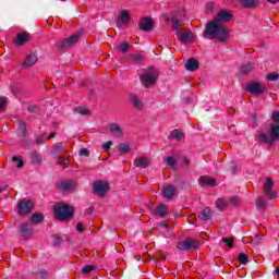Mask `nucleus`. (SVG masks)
Here are the masks:
<instances>
[{"label": "nucleus", "mask_w": 279, "mask_h": 279, "mask_svg": "<svg viewBox=\"0 0 279 279\" xmlns=\"http://www.w3.org/2000/svg\"><path fill=\"white\" fill-rule=\"evenodd\" d=\"M12 160L13 162H16L15 167H17V169H22V167L25 166V162L23 161V157L21 156H14Z\"/></svg>", "instance_id": "obj_38"}, {"label": "nucleus", "mask_w": 279, "mask_h": 279, "mask_svg": "<svg viewBox=\"0 0 279 279\" xmlns=\"http://www.w3.org/2000/svg\"><path fill=\"white\" fill-rule=\"evenodd\" d=\"M207 8L208 10H213V8H215V4L213 2H208Z\"/></svg>", "instance_id": "obj_63"}, {"label": "nucleus", "mask_w": 279, "mask_h": 279, "mask_svg": "<svg viewBox=\"0 0 279 279\" xmlns=\"http://www.w3.org/2000/svg\"><path fill=\"white\" fill-rule=\"evenodd\" d=\"M177 38L181 43H193L195 36L191 32H180V31H178Z\"/></svg>", "instance_id": "obj_16"}, {"label": "nucleus", "mask_w": 279, "mask_h": 279, "mask_svg": "<svg viewBox=\"0 0 279 279\" xmlns=\"http://www.w3.org/2000/svg\"><path fill=\"white\" fill-rule=\"evenodd\" d=\"M66 151L69 150L66 149V146H64V144L62 143H57L52 146V154L54 156H64Z\"/></svg>", "instance_id": "obj_19"}, {"label": "nucleus", "mask_w": 279, "mask_h": 279, "mask_svg": "<svg viewBox=\"0 0 279 279\" xmlns=\"http://www.w3.org/2000/svg\"><path fill=\"white\" fill-rule=\"evenodd\" d=\"M5 106H8V98H5V97L0 98V110H3V108H5Z\"/></svg>", "instance_id": "obj_51"}, {"label": "nucleus", "mask_w": 279, "mask_h": 279, "mask_svg": "<svg viewBox=\"0 0 279 279\" xmlns=\"http://www.w3.org/2000/svg\"><path fill=\"white\" fill-rule=\"evenodd\" d=\"M75 208L73 206L59 203L54 206V217L58 221H69L73 218Z\"/></svg>", "instance_id": "obj_3"}, {"label": "nucleus", "mask_w": 279, "mask_h": 279, "mask_svg": "<svg viewBox=\"0 0 279 279\" xmlns=\"http://www.w3.org/2000/svg\"><path fill=\"white\" fill-rule=\"evenodd\" d=\"M198 217L202 221H210L213 219V210L209 207H205Z\"/></svg>", "instance_id": "obj_24"}, {"label": "nucleus", "mask_w": 279, "mask_h": 279, "mask_svg": "<svg viewBox=\"0 0 279 279\" xmlns=\"http://www.w3.org/2000/svg\"><path fill=\"white\" fill-rule=\"evenodd\" d=\"M165 161L167 162L168 167L171 169H175V157L169 156L165 158Z\"/></svg>", "instance_id": "obj_41"}, {"label": "nucleus", "mask_w": 279, "mask_h": 279, "mask_svg": "<svg viewBox=\"0 0 279 279\" xmlns=\"http://www.w3.org/2000/svg\"><path fill=\"white\" fill-rule=\"evenodd\" d=\"M171 23H172V29H174V32H177V34H178V32H180V20H178V17H175V16H172V19H171Z\"/></svg>", "instance_id": "obj_40"}, {"label": "nucleus", "mask_w": 279, "mask_h": 279, "mask_svg": "<svg viewBox=\"0 0 279 279\" xmlns=\"http://www.w3.org/2000/svg\"><path fill=\"white\" fill-rule=\"evenodd\" d=\"M138 27L141 32H151L154 29V19L149 16L143 17L138 23Z\"/></svg>", "instance_id": "obj_11"}, {"label": "nucleus", "mask_w": 279, "mask_h": 279, "mask_svg": "<svg viewBox=\"0 0 279 279\" xmlns=\"http://www.w3.org/2000/svg\"><path fill=\"white\" fill-rule=\"evenodd\" d=\"M268 3H272V4H276V3H279V0H267Z\"/></svg>", "instance_id": "obj_64"}, {"label": "nucleus", "mask_w": 279, "mask_h": 279, "mask_svg": "<svg viewBox=\"0 0 279 279\" xmlns=\"http://www.w3.org/2000/svg\"><path fill=\"white\" fill-rule=\"evenodd\" d=\"M93 190L95 195L106 197V193L110 191V183L97 180L93 183Z\"/></svg>", "instance_id": "obj_5"}, {"label": "nucleus", "mask_w": 279, "mask_h": 279, "mask_svg": "<svg viewBox=\"0 0 279 279\" xmlns=\"http://www.w3.org/2000/svg\"><path fill=\"white\" fill-rule=\"evenodd\" d=\"M34 210V202L31 199H22L17 203V215L21 217H25V215H29Z\"/></svg>", "instance_id": "obj_6"}, {"label": "nucleus", "mask_w": 279, "mask_h": 279, "mask_svg": "<svg viewBox=\"0 0 279 279\" xmlns=\"http://www.w3.org/2000/svg\"><path fill=\"white\" fill-rule=\"evenodd\" d=\"M57 165H63V167L69 166V162L65 160L64 155L57 156Z\"/></svg>", "instance_id": "obj_46"}, {"label": "nucleus", "mask_w": 279, "mask_h": 279, "mask_svg": "<svg viewBox=\"0 0 279 279\" xmlns=\"http://www.w3.org/2000/svg\"><path fill=\"white\" fill-rule=\"evenodd\" d=\"M159 226H161V228H166V230H169V228H171V226H169L166 221L159 222Z\"/></svg>", "instance_id": "obj_58"}, {"label": "nucleus", "mask_w": 279, "mask_h": 279, "mask_svg": "<svg viewBox=\"0 0 279 279\" xmlns=\"http://www.w3.org/2000/svg\"><path fill=\"white\" fill-rule=\"evenodd\" d=\"M264 193L268 197V199H276L278 196V193L274 191V180L271 178H268L264 184Z\"/></svg>", "instance_id": "obj_10"}, {"label": "nucleus", "mask_w": 279, "mask_h": 279, "mask_svg": "<svg viewBox=\"0 0 279 279\" xmlns=\"http://www.w3.org/2000/svg\"><path fill=\"white\" fill-rule=\"evenodd\" d=\"M54 239H57V242H54V245H60V242L62 239H60L58 235H54Z\"/></svg>", "instance_id": "obj_61"}, {"label": "nucleus", "mask_w": 279, "mask_h": 279, "mask_svg": "<svg viewBox=\"0 0 279 279\" xmlns=\"http://www.w3.org/2000/svg\"><path fill=\"white\" fill-rule=\"evenodd\" d=\"M130 145H128V144H120L119 145V151H120V154H130Z\"/></svg>", "instance_id": "obj_43"}, {"label": "nucleus", "mask_w": 279, "mask_h": 279, "mask_svg": "<svg viewBox=\"0 0 279 279\" xmlns=\"http://www.w3.org/2000/svg\"><path fill=\"white\" fill-rule=\"evenodd\" d=\"M162 17L166 23H171V16H169V14L165 13Z\"/></svg>", "instance_id": "obj_57"}, {"label": "nucleus", "mask_w": 279, "mask_h": 279, "mask_svg": "<svg viewBox=\"0 0 279 279\" xmlns=\"http://www.w3.org/2000/svg\"><path fill=\"white\" fill-rule=\"evenodd\" d=\"M238 260L241 263V265H247L250 256L245 253H241L238 255Z\"/></svg>", "instance_id": "obj_37"}, {"label": "nucleus", "mask_w": 279, "mask_h": 279, "mask_svg": "<svg viewBox=\"0 0 279 279\" xmlns=\"http://www.w3.org/2000/svg\"><path fill=\"white\" fill-rule=\"evenodd\" d=\"M112 147V142H107L106 144L102 145V149L105 151H108Z\"/></svg>", "instance_id": "obj_54"}, {"label": "nucleus", "mask_w": 279, "mask_h": 279, "mask_svg": "<svg viewBox=\"0 0 279 279\" xmlns=\"http://www.w3.org/2000/svg\"><path fill=\"white\" fill-rule=\"evenodd\" d=\"M247 90L252 93V95H263L265 93V86L258 82H253L247 85Z\"/></svg>", "instance_id": "obj_13"}, {"label": "nucleus", "mask_w": 279, "mask_h": 279, "mask_svg": "<svg viewBox=\"0 0 279 279\" xmlns=\"http://www.w3.org/2000/svg\"><path fill=\"white\" fill-rule=\"evenodd\" d=\"M197 241L193 238H186L177 244V250L189 252L190 250H197Z\"/></svg>", "instance_id": "obj_7"}, {"label": "nucleus", "mask_w": 279, "mask_h": 279, "mask_svg": "<svg viewBox=\"0 0 279 279\" xmlns=\"http://www.w3.org/2000/svg\"><path fill=\"white\" fill-rule=\"evenodd\" d=\"M74 111L77 112V114H82L83 117H90V109L86 107H76Z\"/></svg>", "instance_id": "obj_32"}, {"label": "nucleus", "mask_w": 279, "mask_h": 279, "mask_svg": "<svg viewBox=\"0 0 279 279\" xmlns=\"http://www.w3.org/2000/svg\"><path fill=\"white\" fill-rule=\"evenodd\" d=\"M257 210H264L267 208V201L263 196H259L256 201Z\"/></svg>", "instance_id": "obj_31"}, {"label": "nucleus", "mask_w": 279, "mask_h": 279, "mask_svg": "<svg viewBox=\"0 0 279 279\" xmlns=\"http://www.w3.org/2000/svg\"><path fill=\"white\" fill-rule=\"evenodd\" d=\"M189 165H191V159H189V157H183L182 158V166L183 167H189Z\"/></svg>", "instance_id": "obj_53"}, {"label": "nucleus", "mask_w": 279, "mask_h": 279, "mask_svg": "<svg viewBox=\"0 0 279 279\" xmlns=\"http://www.w3.org/2000/svg\"><path fill=\"white\" fill-rule=\"evenodd\" d=\"M57 189L63 193H71L74 189H77V183L71 180L59 181L57 183Z\"/></svg>", "instance_id": "obj_8"}, {"label": "nucleus", "mask_w": 279, "mask_h": 279, "mask_svg": "<svg viewBox=\"0 0 279 279\" xmlns=\"http://www.w3.org/2000/svg\"><path fill=\"white\" fill-rule=\"evenodd\" d=\"M110 132H112L113 136L116 138H121L123 136V130H121V126L117 123H112L109 125Z\"/></svg>", "instance_id": "obj_23"}, {"label": "nucleus", "mask_w": 279, "mask_h": 279, "mask_svg": "<svg viewBox=\"0 0 279 279\" xmlns=\"http://www.w3.org/2000/svg\"><path fill=\"white\" fill-rule=\"evenodd\" d=\"M38 62V57L36 53L32 52L28 56H26L23 66H26L27 69H31V66H34Z\"/></svg>", "instance_id": "obj_20"}, {"label": "nucleus", "mask_w": 279, "mask_h": 279, "mask_svg": "<svg viewBox=\"0 0 279 279\" xmlns=\"http://www.w3.org/2000/svg\"><path fill=\"white\" fill-rule=\"evenodd\" d=\"M185 69L186 71H197V69H199V61H197V59L195 58H191L187 60V62L185 63Z\"/></svg>", "instance_id": "obj_22"}, {"label": "nucleus", "mask_w": 279, "mask_h": 279, "mask_svg": "<svg viewBox=\"0 0 279 279\" xmlns=\"http://www.w3.org/2000/svg\"><path fill=\"white\" fill-rule=\"evenodd\" d=\"M279 78V74L278 73H270L267 75V80L268 82H276V80Z\"/></svg>", "instance_id": "obj_49"}, {"label": "nucleus", "mask_w": 279, "mask_h": 279, "mask_svg": "<svg viewBox=\"0 0 279 279\" xmlns=\"http://www.w3.org/2000/svg\"><path fill=\"white\" fill-rule=\"evenodd\" d=\"M162 194L166 199H173L178 195V187L174 185H167L162 189Z\"/></svg>", "instance_id": "obj_15"}, {"label": "nucleus", "mask_w": 279, "mask_h": 279, "mask_svg": "<svg viewBox=\"0 0 279 279\" xmlns=\"http://www.w3.org/2000/svg\"><path fill=\"white\" fill-rule=\"evenodd\" d=\"M50 138H56V132H52L48 135V141H50Z\"/></svg>", "instance_id": "obj_62"}, {"label": "nucleus", "mask_w": 279, "mask_h": 279, "mask_svg": "<svg viewBox=\"0 0 279 279\" xmlns=\"http://www.w3.org/2000/svg\"><path fill=\"white\" fill-rule=\"evenodd\" d=\"M134 167L137 169H147L151 165V159L149 157H137L133 161Z\"/></svg>", "instance_id": "obj_12"}, {"label": "nucleus", "mask_w": 279, "mask_h": 279, "mask_svg": "<svg viewBox=\"0 0 279 279\" xmlns=\"http://www.w3.org/2000/svg\"><path fill=\"white\" fill-rule=\"evenodd\" d=\"M90 271H95V265H87V266L83 267L81 270V274H83L84 276H88V274H90Z\"/></svg>", "instance_id": "obj_42"}, {"label": "nucleus", "mask_w": 279, "mask_h": 279, "mask_svg": "<svg viewBox=\"0 0 279 279\" xmlns=\"http://www.w3.org/2000/svg\"><path fill=\"white\" fill-rule=\"evenodd\" d=\"M271 120L274 121L275 125H279V111L272 112Z\"/></svg>", "instance_id": "obj_48"}, {"label": "nucleus", "mask_w": 279, "mask_h": 279, "mask_svg": "<svg viewBox=\"0 0 279 279\" xmlns=\"http://www.w3.org/2000/svg\"><path fill=\"white\" fill-rule=\"evenodd\" d=\"M76 231L80 233L84 232V225H82V222H78L76 225Z\"/></svg>", "instance_id": "obj_56"}, {"label": "nucleus", "mask_w": 279, "mask_h": 279, "mask_svg": "<svg viewBox=\"0 0 279 279\" xmlns=\"http://www.w3.org/2000/svg\"><path fill=\"white\" fill-rule=\"evenodd\" d=\"M155 217H160L161 219H165L167 215H169V207L165 204H160L156 207L154 211Z\"/></svg>", "instance_id": "obj_18"}, {"label": "nucleus", "mask_w": 279, "mask_h": 279, "mask_svg": "<svg viewBox=\"0 0 279 279\" xmlns=\"http://www.w3.org/2000/svg\"><path fill=\"white\" fill-rule=\"evenodd\" d=\"M17 128L21 132V136L25 138V136H27V123H25V120H17Z\"/></svg>", "instance_id": "obj_27"}, {"label": "nucleus", "mask_w": 279, "mask_h": 279, "mask_svg": "<svg viewBox=\"0 0 279 279\" xmlns=\"http://www.w3.org/2000/svg\"><path fill=\"white\" fill-rule=\"evenodd\" d=\"M222 243H226L230 250L234 247V239L232 238H222Z\"/></svg>", "instance_id": "obj_45"}, {"label": "nucleus", "mask_w": 279, "mask_h": 279, "mask_svg": "<svg viewBox=\"0 0 279 279\" xmlns=\"http://www.w3.org/2000/svg\"><path fill=\"white\" fill-rule=\"evenodd\" d=\"M258 141L260 143H265L266 145H269V147H274L276 145L277 141H279V125L278 124H270L268 134H265L263 131H258Z\"/></svg>", "instance_id": "obj_2"}, {"label": "nucleus", "mask_w": 279, "mask_h": 279, "mask_svg": "<svg viewBox=\"0 0 279 279\" xmlns=\"http://www.w3.org/2000/svg\"><path fill=\"white\" fill-rule=\"evenodd\" d=\"M230 169H231V173H236V163H232Z\"/></svg>", "instance_id": "obj_60"}, {"label": "nucleus", "mask_w": 279, "mask_h": 279, "mask_svg": "<svg viewBox=\"0 0 279 279\" xmlns=\"http://www.w3.org/2000/svg\"><path fill=\"white\" fill-rule=\"evenodd\" d=\"M43 221H45V216L43 214H33V216L31 217V223H43Z\"/></svg>", "instance_id": "obj_29"}, {"label": "nucleus", "mask_w": 279, "mask_h": 279, "mask_svg": "<svg viewBox=\"0 0 279 279\" xmlns=\"http://www.w3.org/2000/svg\"><path fill=\"white\" fill-rule=\"evenodd\" d=\"M36 145H43L46 143L45 135H40L35 140Z\"/></svg>", "instance_id": "obj_50"}, {"label": "nucleus", "mask_w": 279, "mask_h": 279, "mask_svg": "<svg viewBox=\"0 0 279 279\" xmlns=\"http://www.w3.org/2000/svg\"><path fill=\"white\" fill-rule=\"evenodd\" d=\"M230 204H232V206H236L239 204V197L236 196L231 197Z\"/></svg>", "instance_id": "obj_55"}, {"label": "nucleus", "mask_w": 279, "mask_h": 279, "mask_svg": "<svg viewBox=\"0 0 279 279\" xmlns=\"http://www.w3.org/2000/svg\"><path fill=\"white\" fill-rule=\"evenodd\" d=\"M35 278L37 279H46L49 277V272L45 269H39L34 272Z\"/></svg>", "instance_id": "obj_35"}, {"label": "nucleus", "mask_w": 279, "mask_h": 279, "mask_svg": "<svg viewBox=\"0 0 279 279\" xmlns=\"http://www.w3.org/2000/svg\"><path fill=\"white\" fill-rule=\"evenodd\" d=\"M31 160L34 165H40V162H43V157L38 153L33 151L31 153Z\"/></svg>", "instance_id": "obj_34"}, {"label": "nucleus", "mask_w": 279, "mask_h": 279, "mask_svg": "<svg viewBox=\"0 0 279 279\" xmlns=\"http://www.w3.org/2000/svg\"><path fill=\"white\" fill-rule=\"evenodd\" d=\"M80 36H82V33H76L63 40L60 41L58 49L60 51L66 49V47H71V45H75V43H77V40H80Z\"/></svg>", "instance_id": "obj_9"}, {"label": "nucleus", "mask_w": 279, "mask_h": 279, "mask_svg": "<svg viewBox=\"0 0 279 279\" xmlns=\"http://www.w3.org/2000/svg\"><path fill=\"white\" fill-rule=\"evenodd\" d=\"M232 12L220 11L213 21L207 22L203 33L204 38L208 40H218V43H226L230 38V32L222 22L228 23L232 19Z\"/></svg>", "instance_id": "obj_1"}, {"label": "nucleus", "mask_w": 279, "mask_h": 279, "mask_svg": "<svg viewBox=\"0 0 279 279\" xmlns=\"http://www.w3.org/2000/svg\"><path fill=\"white\" fill-rule=\"evenodd\" d=\"M80 156H90V151H88V148H81L80 149Z\"/></svg>", "instance_id": "obj_52"}, {"label": "nucleus", "mask_w": 279, "mask_h": 279, "mask_svg": "<svg viewBox=\"0 0 279 279\" xmlns=\"http://www.w3.org/2000/svg\"><path fill=\"white\" fill-rule=\"evenodd\" d=\"M240 5L242 8H247L250 10H254L256 5H258V0H240Z\"/></svg>", "instance_id": "obj_25"}, {"label": "nucleus", "mask_w": 279, "mask_h": 279, "mask_svg": "<svg viewBox=\"0 0 279 279\" xmlns=\"http://www.w3.org/2000/svg\"><path fill=\"white\" fill-rule=\"evenodd\" d=\"M93 213H95V207L90 206L86 209L87 215H93Z\"/></svg>", "instance_id": "obj_59"}, {"label": "nucleus", "mask_w": 279, "mask_h": 279, "mask_svg": "<svg viewBox=\"0 0 279 279\" xmlns=\"http://www.w3.org/2000/svg\"><path fill=\"white\" fill-rule=\"evenodd\" d=\"M131 101L136 110H143V102L137 98V96H131Z\"/></svg>", "instance_id": "obj_30"}, {"label": "nucleus", "mask_w": 279, "mask_h": 279, "mask_svg": "<svg viewBox=\"0 0 279 279\" xmlns=\"http://www.w3.org/2000/svg\"><path fill=\"white\" fill-rule=\"evenodd\" d=\"M20 232H21V234H23L24 239H29V236H32V232H33L32 225L27 223V222L21 225Z\"/></svg>", "instance_id": "obj_21"}, {"label": "nucleus", "mask_w": 279, "mask_h": 279, "mask_svg": "<svg viewBox=\"0 0 279 279\" xmlns=\"http://www.w3.org/2000/svg\"><path fill=\"white\" fill-rule=\"evenodd\" d=\"M159 75L160 74L156 69L147 70L145 73L140 75L142 86L145 88H151V86H156V82H158Z\"/></svg>", "instance_id": "obj_4"}, {"label": "nucleus", "mask_w": 279, "mask_h": 279, "mask_svg": "<svg viewBox=\"0 0 279 279\" xmlns=\"http://www.w3.org/2000/svg\"><path fill=\"white\" fill-rule=\"evenodd\" d=\"M228 206H229V204L223 198H218L216 201V207L218 208V210H226V208H228Z\"/></svg>", "instance_id": "obj_33"}, {"label": "nucleus", "mask_w": 279, "mask_h": 279, "mask_svg": "<svg viewBox=\"0 0 279 279\" xmlns=\"http://www.w3.org/2000/svg\"><path fill=\"white\" fill-rule=\"evenodd\" d=\"M120 21L121 23H130V11L124 10L120 14Z\"/></svg>", "instance_id": "obj_36"}, {"label": "nucleus", "mask_w": 279, "mask_h": 279, "mask_svg": "<svg viewBox=\"0 0 279 279\" xmlns=\"http://www.w3.org/2000/svg\"><path fill=\"white\" fill-rule=\"evenodd\" d=\"M199 186H217V179L208 175H202L198 179Z\"/></svg>", "instance_id": "obj_17"}, {"label": "nucleus", "mask_w": 279, "mask_h": 279, "mask_svg": "<svg viewBox=\"0 0 279 279\" xmlns=\"http://www.w3.org/2000/svg\"><path fill=\"white\" fill-rule=\"evenodd\" d=\"M29 40H31L29 33L23 32L16 35V38L14 39V44L17 47H23V45H25L26 43H29Z\"/></svg>", "instance_id": "obj_14"}, {"label": "nucleus", "mask_w": 279, "mask_h": 279, "mask_svg": "<svg viewBox=\"0 0 279 279\" xmlns=\"http://www.w3.org/2000/svg\"><path fill=\"white\" fill-rule=\"evenodd\" d=\"M252 71H254V63H248L240 68V73H242V75H248Z\"/></svg>", "instance_id": "obj_28"}, {"label": "nucleus", "mask_w": 279, "mask_h": 279, "mask_svg": "<svg viewBox=\"0 0 279 279\" xmlns=\"http://www.w3.org/2000/svg\"><path fill=\"white\" fill-rule=\"evenodd\" d=\"M118 51H121L122 53H128V51H130V44H128V41H123L118 46Z\"/></svg>", "instance_id": "obj_39"}, {"label": "nucleus", "mask_w": 279, "mask_h": 279, "mask_svg": "<svg viewBox=\"0 0 279 279\" xmlns=\"http://www.w3.org/2000/svg\"><path fill=\"white\" fill-rule=\"evenodd\" d=\"M145 60L143 54H133V64H141Z\"/></svg>", "instance_id": "obj_44"}, {"label": "nucleus", "mask_w": 279, "mask_h": 279, "mask_svg": "<svg viewBox=\"0 0 279 279\" xmlns=\"http://www.w3.org/2000/svg\"><path fill=\"white\" fill-rule=\"evenodd\" d=\"M168 138H174L175 141H178L180 143V141H182V138H184V133L178 129H174L170 134Z\"/></svg>", "instance_id": "obj_26"}, {"label": "nucleus", "mask_w": 279, "mask_h": 279, "mask_svg": "<svg viewBox=\"0 0 279 279\" xmlns=\"http://www.w3.org/2000/svg\"><path fill=\"white\" fill-rule=\"evenodd\" d=\"M38 110H40V107H38L37 105H29L27 107V111L31 113H36L38 112Z\"/></svg>", "instance_id": "obj_47"}]
</instances>
